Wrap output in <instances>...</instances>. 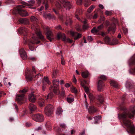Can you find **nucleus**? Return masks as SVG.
<instances>
[{"label":"nucleus","mask_w":135,"mask_h":135,"mask_svg":"<svg viewBox=\"0 0 135 135\" xmlns=\"http://www.w3.org/2000/svg\"><path fill=\"white\" fill-rule=\"evenodd\" d=\"M74 99L73 98H67V101L69 103H71L74 100Z\"/></svg>","instance_id":"36"},{"label":"nucleus","mask_w":135,"mask_h":135,"mask_svg":"<svg viewBox=\"0 0 135 135\" xmlns=\"http://www.w3.org/2000/svg\"><path fill=\"white\" fill-rule=\"evenodd\" d=\"M53 107L50 104L47 105L45 109L46 114L48 116L51 114L53 112Z\"/></svg>","instance_id":"8"},{"label":"nucleus","mask_w":135,"mask_h":135,"mask_svg":"<svg viewBox=\"0 0 135 135\" xmlns=\"http://www.w3.org/2000/svg\"><path fill=\"white\" fill-rule=\"evenodd\" d=\"M104 84L103 81L101 80H99L98 85V90L99 91H100L104 86Z\"/></svg>","instance_id":"15"},{"label":"nucleus","mask_w":135,"mask_h":135,"mask_svg":"<svg viewBox=\"0 0 135 135\" xmlns=\"http://www.w3.org/2000/svg\"><path fill=\"white\" fill-rule=\"evenodd\" d=\"M97 111V109L93 106H90L88 109V112L90 114H93L96 112Z\"/></svg>","instance_id":"13"},{"label":"nucleus","mask_w":135,"mask_h":135,"mask_svg":"<svg viewBox=\"0 0 135 135\" xmlns=\"http://www.w3.org/2000/svg\"><path fill=\"white\" fill-rule=\"evenodd\" d=\"M76 13L80 15L82 13V9L81 8H79L77 10Z\"/></svg>","instance_id":"35"},{"label":"nucleus","mask_w":135,"mask_h":135,"mask_svg":"<svg viewBox=\"0 0 135 135\" xmlns=\"http://www.w3.org/2000/svg\"><path fill=\"white\" fill-rule=\"evenodd\" d=\"M29 49L31 51H33L35 49L33 46L30 43L29 44Z\"/></svg>","instance_id":"34"},{"label":"nucleus","mask_w":135,"mask_h":135,"mask_svg":"<svg viewBox=\"0 0 135 135\" xmlns=\"http://www.w3.org/2000/svg\"><path fill=\"white\" fill-rule=\"evenodd\" d=\"M88 96L91 102H93L95 99V97L92 94L90 93H89Z\"/></svg>","instance_id":"23"},{"label":"nucleus","mask_w":135,"mask_h":135,"mask_svg":"<svg viewBox=\"0 0 135 135\" xmlns=\"http://www.w3.org/2000/svg\"><path fill=\"white\" fill-rule=\"evenodd\" d=\"M99 6L101 9H103L104 8V6L102 4H99Z\"/></svg>","instance_id":"61"},{"label":"nucleus","mask_w":135,"mask_h":135,"mask_svg":"<svg viewBox=\"0 0 135 135\" xmlns=\"http://www.w3.org/2000/svg\"><path fill=\"white\" fill-rule=\"evenodd\" d=\"M92 16L91 15H87V17L88 18L90 19L92 18Z\"/></svg>","instance_id":"59"},{"label":"nucleus","mask_w":135,"mask_h":135,"mask_svg":"<svg viewBox=\"0 0 135 135\" xmlns=\"http://www.w3.org/2000/svg\"><path fill=\"white\" fill-rule=\"evenodd\" d=\"M104 40L106 44H109L110 38L108 36H106L104 38Z\"/></svg>","instance_id":"24"},{"label":"nucleus","mask_w":135,"mask_h":135,"mask_svg":"<svg viewBox=\"0 0 135 135\" xmlns=\"http://www.w3.org/2000/svg\"><path fill=\"white\" fill-rule=\"evenodd\" d=\"M53 97V94L52 93L49 94L47 96V99H51Z\"/></svg>","instance_id":"37"},{"label":"nucleus","mask_w":135,"mask_h":135,"mask_svg":"<svg viewBox=\"0 0 135 135\" xmlns=\"http://www.w3.org/2000/svg\"><path fill=\"white\" fill-rule=\"evenodd\" d=\"M60 3H61L66 10H69L71 7V5L69 2L65 0H61V1L57 2L55 4L56 6L58 8L60 9L62 7Z\"/></svg>","instance_id":"2"},{"label":"nucleus","mask_w":135,"mask_h":135,"mask_svg":"<svg viewBox=\"0 0 135 135\" xmlns=\"http://www.w3.org/2000/svg\"><path fill=\"white\" fill-rule=\"evenodd\" d=\"M52 82L54 85L53 91L54 93L57 94L60 93L59 90V80L54 79L52 80Z\"/></svg>","instance_id":"4"},{"label":"nucleus","mask_w":135,"mask_h":135,"mask_svg":"<svg viewBox=\"0 0 135 135\" xmlns=\"http://www.w3.org/2000/svg\"><path fill=\"white\" fill-rule=\"evenodd\" d=\"M57 37L58 39L62 38L63 41L66 42H69L70 43H72L73 41L69 38H66L65 35L64 33H60L57 34Z\"/></svg>","instance_id":"7"},{"label":"nucleus","mask_w":135,"mask_h":135,"mask_svg":"<svg viewBox=\"0 0 135 135\" xmlns=\"http://www.w3.org/2000/svg\"><path fill=\"white\" fill-rule=\"evenodd\" d=\"M85 131H83V132L80 133L79 135H84L85 134Z\"/></svg>","instance_id":"62"},{"label":"nucleus","mask_w":135,"mask_h":135,"mask_svg":"<svg viewBox=\"0 0 135 135\" xmlns=\"http://www.w3.org/2000/svg\"><path fill=\"white\" fill-rule=\"evenodd\" d=\"M31 20L32 22H37L38 20L35 17L32 16L31 17Z\"/></svg>","instance_id":"30"},{"label":"nucleus","mask_w":135,"mask_h":135,"mask_svg":"<svg viewBox=\"0 0 135 135\" xmlns=\"http://www.w3.org/2000/svg\"><path fill=\"white\" fill-rule=\"evenodd\" d=\"M73 81L74 82V83H76L77 80L75 76H74V79H73Z\"/></svg>","instance_id":"63"},{"label":"nucleus","mask_w":135,"mask_h":135,"mask_svg":"<svg viewBox=\"0 0 135 135\" xmlns=\"http://www.w3.org/2000/svg\"><path fill=\"white\" fill-rule=\"evenodd\" d=\"M39 105L40 107H42L45 105L44 102L42 101V102H39Z\"/></svg>","instance_id":"51"},{"label":"nucleus","mask_w":135,"mask_h":135,"mask_svg":"<svg viewBox=\"0 0 135 135\" xmlns=\"http://www.w3.org/2000/svg\"><path fill=\"white\" fill-rule=\"evenodd\" d=\"M88 24L84 25L83 26V28L84 30H86L88 28Z\"/></svg>","instance_id":"50"},{"label":"nucleus","mask_w":135,"mask_h":135,"mask_svg":"<svg viewBox=\"0 0 135 135\" xmlns=\"http://www.w3.org/2000/svg\"><path fill=\"white\" fill-rule=\"evenodd\" d=\"M25 95L24 94H18L17 95L16 97V100L20 104L22 103L23 99L25 98Z\"/></svg>","instance_id":"9"},{"label":"nucleus","mask_w":135,"mask_h":135,"mask_svg":"<svg viewBox=\"0 0 135 135\" xmlns=\"http://www.w3.org/2000/svg\"><path fill=\"white\" fill-rule=\"evenodd\" d=\"M29 100L32 102H35V101L36 98L33 94H31L29 95Z\"/></svg>","instance_id":"19"},{"label":"nucleus","mask_w":135,"mask_h":135,"mask_svg":"<svg viewBox=\"0 0 135 135\" xmlns=\"http://www.w3.org/2000/svg\"><path fill=\"white\" fill-rule=\"evenodd\" d=\"M47 38L50 41L53 39V36L52 32L50 31H48L46 33Z\"/></svg>","instance_id":"14"},{"label":"nucleus","mask_w":135,"mask_h":135,"mask_svg":"<svg viewBox=\"0 0 135 135\" xmlns=\"http://www.w3.org/2000/svg\"><path fill=\"white\" fill-rule=\"evenodd\" d=\"M61 63L62 65H64L65 64V62L63 58H62L61 59Z\"/></svg>","instance_id":"53"},{"label":"nucleus","mask_w":135,"mask_h":135,"mask_svg":"<svg viewBox=\"0 0 135 135\" xmlns=\"http://www.w3.org/2000/svg\"><path fill=\"white\" fill-rule=\"evenodd\" d=\"M84 88V89L86 93L87 94L88 93L89 90V89L88 88L85 86Z\"/></svg>","instance_id":"48"},{"label":"nucleus","mask_w":135,"mask_h":135,"mask_svg":"<svg viewBox=\"0 0 135 135\" xmlns=\"http://www.w3.org/2000/svg\"><path fill=\"white\" fill-rule=\"evenodd\" d=\"M35 1L34 0H30L28 1V3L23 2V4L30 6H32L35 3Z\"/></svg>","instance_id":"16"},{"label":"nucleus","mask_w":135,"mask_h":135,"mask_svg":"<svg viewBox=\"0 0 135 135\" xmlns=\"http://www.w3.org/2000/svg\"><path fill=\"white\" fill-rule=\"evenodd\" d=\"M97 98L101 104L103 103L104 102V99L102 95L100 94L98 95L97 96Z\"/></svg>","instance_id":"17"},{"label":"nucleus","mask_w":135,"mask_h":135,"mask_svg":"<svg viewBox=\"0 0 135 135\" xmlns=\"http://www.w3.org/2000/svg\"><path fill=\"white\" fill-rule=\"evenodd\" d=\"M27 89H24L22 90H21L20 91V93H25L27 92Z\"/></svg>","instance_id":"45"},{"label":"nucleus","mask_w":135,"mask_h":135,"mask_svg":"<svg viewBox=\"0 0 135 135\" xmlns=\"http://www.w3.org/2000/svg\"><path fill=\"white\" fill-rule=\"evenodd\" d=\"M82 0H77V3L78 5H81L82 4Z\"/></svg>","instance_id":"49"},{"label":"nucleus","mask_w":135,"mask_h":135,"mask_svg":"<svg viewBox=\"0 0 135 135\" xmlns=\"http://www.w3.org/2000/svg\"><path fill=\"white\" fill-rule=\"evenodd\" d=\"M19 22L21 23L26 24L28 23V20L26 18H21L19 20Z\"/></svg>","instance_id":"20"},{"label":"nucleus","mask_w":135,"mask_h":135,"mask_svg":"<svg viewBox=\"0 0 135 135\" xmlns=\"http://www.w3.org/2000/svg\"><path fill=\"white\" fill-rule=\"evenodd\" d=\"M115 29L114 27H109L108 29V31H115Z\"/></svg>","instance_id":"52"},{"label":"nucleus","mask_w":135,"mask_h":135,"mask_svg":"<svg viewBox=\"0 0 135 135\" xmlns=\"http://www.w3.org/2000/svg\"><path fill=\"white\" fill-rule=\"evenodd\" d=\"M46 86L44 84H43L42 86V89L43 91H45L46 90Z\"/></svg>","instance_id":"56"},{"label":"nucleus","mask_w":135,"mask_h":135,"mask_svg":"<svg viewBox=\"0 0 135 135\" xmlns=\"http://www.w3.org/2000/svg\"><path fill=\"white\" fill-rule=\"evenodd\" d=\"M105 14L108 16L111 15L112 14V12L111 11H106L105 12Z\"/></svg>","instance_id":"32"},{"label":"nucleus","mask_w":135,"mask_h":135,"mask_svg":"<svg viewBox=\"0 0 135 135\" xmlns=\"http://www.w3.org/2000/svg\"><path fill=\"white\" fill-rule=\"evenodd\" d=\"M25 7L24 6L21 5L17 6V8L18 13L22 16H25L28 15V13L23 9Z\"/></svg>","instance_id":"5"},{"label":"nucleus","mask_w":135,"mask_h":135,"mask_svg":"<svg viewBox=\"0 0 135 135\" xmlns=\"http://www.w3.org/2000/svg\"><path fill=\"white\" fill-rule=\"evenodd\" d=\"M91 32L92 33H96L98 32V30L95 27H94L91 30Z\"/></svg>","instance_id":"27"},{"label":"nucleus","mask_w":135,"mask_h":135,"mask_svg":"<svg viewBox=\"0 0 135 135\" xmlns=\"http://www.w3.org/2000/svg\"><path fill=\"white\" fill-rule=\"evenodd\" d=\"M126 87L127 88H129L130 87V85L129 83L127 82L126 84Z\"/></svg>","instance_id":"60"},{"label":"nucleus","mask_w":135,"mask_h":135,"mask_svg":"<svg viewBox=\"0 0 135 135\" xmlns=\"http://www.w3.org/2000/svg\"><path fill=\"white\" fill-rule=\"evenodd\" d=\"M88 40L89 41H91L93 40V39L91 36H88Z\"/></svg>","instance_id":"57"},{"label":"nucleus","mask_w":135,"mask_h":135,"mask_svg":"<svg viewBox=\"0 0 135 135\" xmlns=\"http://www.w3.org/2000/svg\"><path fill=\"white\" fill-rule=\"evenodd\" d=\"M94 118L95 120H98L101 119V117L100 116H98L94 117Z\"/></svg>","instance_id":"41"},{"label":"nucleus","mask_w":135,"mask_h":135,"mask_svg":"<svg viewBox=\"0 0 135 135\" xmlns=\"http://www.w3.org/2000/svg\"><path fill=\"white\" fill-rule=\"evenodd\" d=\"M60 126L61 128L65 129L66 127V125L64 123H61L60 124Z\"/></svg>","instance_id":"40"},{"label":"nucleus","mask_w":135,"mask_h":135,"mask_svg":"<svg viewBox=\"0 0 135 135\" xmlns=\"http://www.w3.org/2000/svg\"><path fill=\"white\" fill-rule=\"evenodd\" d=\"M123 31L124 33L125 34H127L128 32V30L127 28H123Z\"/></svg>","instance_id":"47"},{"label":"nucleus","mask_w":135,"mask_h":135,"mask_svg":"<svg viewBox=\"0 0 135 135\" xmlns=\"http://www.w3.org/2000/svg\"><path fill=\"white\" fill-rule=\"evenodd\" d=\"M110 84L111 85L114 87H117L118 86V84L117 83L114 81H111Z\"/></svg>","instance_id":"25"},{"label":"nucleus","mask_w":135,"mask_h":135,"mask_svg":"<svg viewBox=\"0 0 135 135\" xmlns=\"http://www.w3.org/2000/svg\"><path fill=\"white\" fill-rule=\"evenodd\" d=\"M103 27V25H101L100 26H98L97 27V30H98V31L101 30Z\"/></svg>","instance_id":"44"},{"label":"nucleus","mask_w":135,"mask_h":135,"mask_svg":"<svg viewBox=\"0 0 135 135\" xmlns=\"http://www.w3.org/2000/svg\"><path fill=\"white\" fill-rule=\"evenodd\" d=\"M70 35L73 37H74L75 40L81 37V34L76 32H74L72 31H70Z\"/></svg>","instance_id":"10"},{"label":"nucleus","mask_w":135,"mask_h":135,"mask_svg":"<svg viewBox=\"0 0 135 135\" xmlns=\"http://www.w3.org/2000/svg\"><path fill=\"white\" fill-rule=\"evenodd\" d=\"M32 118L34 120L39 122H43L44 119V117L42 114L33 115L32 116Z\"/></svg>","instance_id":"3"},{"label":"nucleus","mask_w":135,"mask_h":135,"mask_svg":"<svg viewBox=\"0 0 135 135\" xmlns=\"http://www.w3.org/2000/svg\"><path fill=\"white\" fill-rule=\"evenodd\" d=\"M32 71L30 73H31V74H33V73L35 74L36 73V71L35 69L34 66L32 67Z\"/></svg>","instance_id":"46"},{"label":"nucleus","mask_w":135,"mask_h":135,"mask_svg":"<svg viewBox=\"0 0 135 135\" xmlns=\"http://www.w3.org/2000/svg\"><path fill=\"white\" fill-rule=\"evenodd\" d=\"M33 77V76L32 74L30 73V75L27 76L26 78L29 81H31L32 80V78Z\"/></svg>","instance_id":"22"},{"label":"nucleus","mask_w":135,"mask_h":135,"mask_svg":"<svg viewBox=\"0 0 135 135\" xmlns=\"http://www.w3.org/2000/svg\"><path fill=\"white\" fill-rule=\"evenodd\" d=\"M99 79H101L103 80L106 79V77L104 75H102L99 78Z\"/></svg>","instance_id":"42"},{"label":"nucleus","mask_w":135,"mask_h":135,"mask_svg":"<svg viewBox=\"0 0 135 135\" xmlns=\"http://www.w3.org/2000/svg\"><path fill=\"white\" fill-rule=\"evenodd\" d=\"M90 0H85L84 2V6L86 7H88L90 4Z\"/></svg>","instance_id":"28"},{"label":"nucleus","mask_w":135,"mask_h":135,"mask_svg":"<svg viewBox=\"0 0 135 135\" xmlns=\"http://www.w3.org/2000/svg\"><path fill=\"white\" fill-rule=\"evenodd\" d=\"M20 54L23 60H25L27 58V54L23 48H22L20 50Z\"/></svg>","instance_id":"12"},{"label":"nucleus","mask_w":135,"mask_h":135,"mask_svg":"<svg viewBox=\"0 0 135 135\" xmlns=\"http://www.w3.org/2000/svg\"><path fill=\"white\" fill-rule=\"evenodd\" d=\"M71 91L72 92L74 93H76V89L73 86L71 88Z\"/></svg>","instance_id":"38"},{"label":"nucleus","mask_w":135,"mask_h":135,"mask_svg":"<svg viewBox=\"0 0 135 135\" xmlns=\"http://www.w3.org/2000/svg\"><path fill=\"white\" fill-rule=\"evenodd\" d=\"M63 111L62 108H59L57 110V114L58 115H60L62 112Z\"/></svg>","instance_id":"29"},{"label":"nucleus","mask_w":135,"mask_h":135,"mask_svg":"<svg viewBox=\"0 0 135 135\" xmlns=\"http://www.w3.org/2000/svg\"><path fill=\"white\" fill-rule=\"evenodd\" d=\"M132 113V114H129L125 112L121 114H118V117L119 119H123L124 124L127 128V132L131 134H133L135 133V128L132 124V122L126 119L127 116L130 118L133 117L135 114V110H133Z\"/></svg>","instance_id":"1"},{"label":"nucleus","mask_w":135,"mask_h":135,"mask_svg":"<svg viewBox=\"0 0 135 135\" xmlns=\"http://www.w3.org/2000/svg\"><path fill=\"white\" fill-rule=\"evenodd\" d=\"M44 79L45 81L48 84H50L51 83L49 81V80L47 77H44Z\"/></svg>","instance_id":"39"},{"label":"nucleus","mask_w":135,"mask_h":135,"mask_svg":"<svg viewBox=\"0 0 135 135\" xmlns=\"http://www.w3.org/2000/svg\"><path fill=\"white\" fill-rule=\"evenodd\" d=\"M18 31H21V32H27L28 31V30L25 27H21L19 29Z\"/></svg>","instance_id":"26"},{"label":"nucleus","mask_w":135,"mask_h":135,"mask_svg":"<svg viewBox=\"0 0 135 135\" xmlns=\"http://www.w3.org/2000/svg\"><path fill=\"white\" fill-rule=\"evenodd\" d=\"M31 28L35 31L37 35L39 37L40 39L42 40H43L44 39V37L38 28L37 27L36 25H32Z\"/></svg>","instance_id":"6"},{"label":"nucleus","mask_w":135,"mask_h":135,"mask_svg":"<svg viewBox=\"0 0 135 135\" xmlns=\"http://www.w3.org/2000/svg\"><path fill=\"white\" fill-rule=\"evenodd\" d=\"M57 71L56 70L54 71L52 75V78H55L56 76V74Z\"/></svg>","instance_id":"33"},{"label":"nucleus","mask_w":135,"mask_h":135,"mask_svg":"<svg viewBox=\"0 0 135 135\" xmlns=\"http://www.w3.org/2000/svg\"><path fill=\"white\" fill-rule=\"evenodd\" d=\"M89 73L88 71L83 72L82 73L81 75L84 78H86L89 75Z\"/></svg>","instance_id":"21"},{"label":"nucleus","mask_w":135,"mask_h":135,"mask_svg":"<svg viewBox=\"0 0 135 135\" xmlns=\"http://www.w3.org/2000/svg\"><path fill=\"white\" fill-rule=\"evenodd\" d=\"M55 28L56 29L58 30H62L61 26L60 25H59L57 26H56L55 27Z\"/></svg>","instance_id":"54"},{"label":"nucleus","mask_w":135,"mask_h":135,"mask_svg":"<svg viewBox=\"0 0 135 135\" xmlns=\"http://www.w3.org/2000/svg\"><path fill=\"white\" fill-rule=\"evenodd\" d=\"M98 16V15L97 13H95L93 17L92 18L93 19L95 20L96 19Z\"/></svg>","instance_id":"55"},{"label":"nucleus","mask_w":135,"mask_h":135,"mask_svg":"<svg viewBox=\"0 0 135 135\" xmlns=\"http://www.w3.org/2000/svg\"><path fill=\"white\" fill-rule=\"evenodd\" d=\"M29 41L33 44H38L40 43L39 38L35 37H32V39Z\"/></svg>","instance_id":"11"},{"label":"nucleus","mask_w":135,"mask_h":135,"mask_svg":"<svg viewBox=\"0 0 135 135\" xmlns=\"http://www.w3.org/2000/svg\"><path fill=\"white\" fill-rule=\"evenodd\" d=\"M70 132L71 134H72L75 133V131L73 129H72L71 130Z\"/></svg>","instance_id":"58"},{"label":"nucleus","mask_w":135,"mask_h":135,"mask_svg":"<svg viewBox=\"0 0 135 135\" xmlns=\"http://www.w3.org/2000/svg\"><path fill=\"white\" fill-rule=\"evenodd\" d=\"M105 24L107 26L109 25V22L107 20L105 21Z\"/></svg>","instance_id":"64"},{"label":"nucleus","mask_w":135,"mask_h":135,"mask_svg":"<svg viewBox=\"0 0 135 135\" xmlns=\"http://www.w3.org/2000/svg\"><path fill=\"white\" fill-rule=\"evenodd\" d=\"M94 7L93 5L91 6L87 10V12L89 13H90L93 10Z\"/></svg>","instance_id":"31"},{"label":"nucleus","mask_w":135,"mask_h":135,"mask_svg":"<svg viewBox=\"0 0 135 135\" xmlns=\"http://www.w3.org/2000/svg\"><path fill=\"white\" fill-rule=\"evenodd\" d=\"M29 108L31 111H35L36 109V107L33 104H30L29 106Z\"/></svg>","instance_id":"18"},{"label":"nucleus","mask_w":135,"mask_h":135,"mask_svg":"<svg viewBox=\"0 0 135 135\" xmlns=\"http://www.w3.org/2000/svg\"><path fill=\"white\" fill-rule=\"evenodd\" d=\"M118 43V41L117 39H115L114 40L113 43H110V44L112 45H116Z\"/></svg>","instance_id":"43"}]
</instances>
